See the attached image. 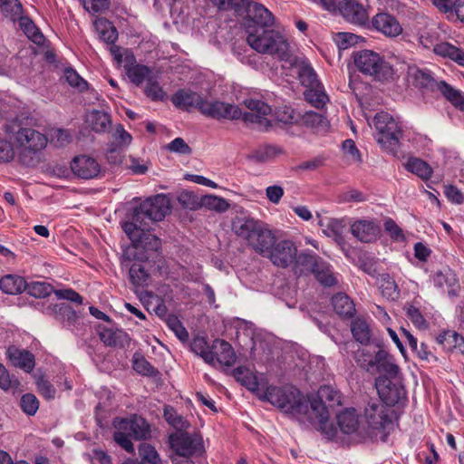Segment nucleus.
<instances>
[{
  "label": "nucleus",
  "instance_id": "09e8293b",
  "mask_svg": "<svg viewBox=\"0 0 464 464\" xmlns=\"http://www.w3.org/2000/svg\"><path fill=\"white\" fill-rule=\"evenodd\" d=\"M357 364L367 371L374 367L376 352H371L368 348H359L354 354Z\"/></svg>",
  "mask_w": 464,
  "mask_h": 464
},
{
  "label": "nucleus",
  "instance_id": "a878e982",
  "mask_svg": "<svg viewBox=\"0 0 464 464\" xmlns=\"http://www.w3.org/2000/svg\"><path fill=\"white\" fill-rule=\"evenodd\" d=\"M301 123L316 134H324L330 129V122L326 117L313 111H306L302 116Z\"/></svg>",
  "mask_w": 464,
  "mask_h": 464
},
{
  "label": "nucleus",
  "instance_id": "a211bd4d",
  "mask_svg": "<svg viewBox=\"0 0 464 464\" xmlns=\"http://www.w3.org/2000/svg\"><path fill=\"white\" fill-rule=\"evenodd\" d=\"M46 314L53 316L63 327L73 330L76 326L79 316L77 313L67 304H56L46 308Z\"/></svg>",
  "mask_w": 464,
  "mask_h": 464
},
{
  "label": "nucleus",
  "instance_id": "4be33fe9",
  "mask_svg": "<svg viewBox=\"0 0 464 464\" xmlns=\"http://www.w3.org/2000/svg\"><path fill=\"white\" fill-rule=\"evenodd\" d=\"M374 366L381 375L379 377H385L390 379H398L400 374V368L395 363L394 359L385 350L379 349L376 352V360Z\"/></svg>",
  "mask_w": 464,
  "mask_h": 464
},
{
  "label": "nucleus",
  "instance_id": "864d4df0",
  "mask_svg": "<svg viewBox=\"0 0 464 464\" xmlns=\"http://www.w3.org/2000/svg\"><path fill=\"white\" fill-rule=\"evenodd\" d=\"M3 14L12 21H16L23 14V5L19 0H0Z\"/></svg>",
  "mask_w": 464,
  "mask_h": 464
},
{
  "label": "nucleus",
  "instance_id": "603ef678",
  "mask_svg": "<svg viewBox=\"0 0 464 464\" xmlns=\"http://www.w3.org/2000/svg\"><path fill=\"white\" fill-rule=\"evenodd\" d=\"M150 70L146 65L135 64L126 67V73L131 82L140 85L149 76Z\"/></svg>",
  "mask_w": 464,
  "mask_h": 464
},
{
  "label": "nucleus",
  "instance_id": "bb28decb",
  "mask_svg": "<svg viewBox=\"0 0 464 464\" xmlns=\"http://www.w3.org/2000/svg\"><path fill=\"white\" fill-rule=\"evenodd\" d=\"M291 64L296 67L298 78L304 86L306 88L318 86L320 82L314 70L307 61L295 58L294 61H291Z\"/></svg>",
  "mask_w": 464,
  "mask_h": 464
},
{
  "label": "nucleus",
  "instance_id": "49530a36",
  "mask_svg": "<svg viewBox=\"0 0 464 464\" xmlns=\"http://www.w3.org/2000/svg\"><path fill=\"white\" fill-rule=\"evenodd\" d=\"M352 334L354 339L362 344H367L370 342L371 331L364 320L357 318L352 323Z\"/></svg>",
  "mask_w": 464,
  "mask_h": 464
},
{
  "label": "nucleus",
  "instance_id": "72a5a7b5",
  "mask_svg": "<svg viewBox=\"0 0 464 464\" xmlns=\"http://www.w3.org/2000/svg\"><path fill=\"white\" fill-rule=\"evenodd\" d=\"M332 304L342 317H353L355 314V307L353 300L344 293H338L332 298Z\"/></svg>",
  "mask_w": 464,
  "mask_h": 464
},
{
  "label": "nucleus",
  "instance_id": "e2e57ef3",
  "mask_svg": "<svg viewBox=\"0 0 464 464\" xmlns=\"http://www.w3.org/2000/svg\"><path fill=\"white\" fill-rule=\"evenodd\" d=\"M63 77L70 86L78 89L80 92L88 88V82L72 68H66L63 72Z\"/></svg>",
  "mask_w": 464,
  "mask_h": 464
},
{
  "label": "nucleus",
  "instance_id": "412c9836",
  "mask_svg": "<svg viewBox=\"0 0 464 464\" xmlns=\"http://www.w3.org/2000/svg\"><path fill=\"white\" fill-rule=\"evenodd\" d=\"M6 355L12 365L26 372H31L34 368V355L27 350L11 345L6 350Z\"/></svg>",
  "mask_w": 464,
  "mask_h": 464
},
{
  "label": "nucleus",
  "instance_id": "9b49d317",
  "mask_svg": "<svg viewBox=\"0 0 464 464\" xmlns=\"http://www.w3.org/2000/svg\"><path fill=\"white\" fill-rule=\"evenodd\" d=\"M14 139L19 147L24 150L19 154V160L26 166L34 163V158L31 155H27L26 151L34 154L43 150L47 144V139L44 134L27 127L19 128L14 132Z\"/></svg>",
  "mask_w": 464,
  "mask_h": 464
},
{
  "label": "nucleus",
  "instance_id": "39448f33",
  "mask_svg": "<svg viewBox=\"0 0 464 464\" xmlns=\"http://www.w3.org/2000/svg\"><path fill=\"white\" fill-rule=\"evenodd\" d=\"M246 42L259 53L272 55L280 61H290L288 43L276 30L256 27L248 33Z\"/></svg>",
  "mask_w": 464,
  "mask_h": 464
},
{
  "label": "nucleus",
  "instance_id": "c85d7f7f",
  "mask_svg": "<svg viewBox=\"0 0 464 464\" xmlns=\"http://www.w3.org/2000/svg\"><path fill=\"white\" fill-rule=\"evenodd\" d=\"M295 269H299L300 273L310 272L314 273L318 267L324 266V260L315 254L300 253L296 254L295 259Z\"/></svg>",
  "mask_w": 464,
  "mask_h": 464
},
{
  "label": "nucleus",
  "instance_id": "7ed1b4c3",
  "mask_svg": "<svg viewBox=\"0 0 464 464\" xmlns=\"http://www.w3.org/2000/svg\"><path fill=\"white\" fill-rule=\"evenodd\" d=\"M258 397L294 417L303 419L308 416L309 400L294 386H269Z\"/></svg>",
  "mask_w": 464,
  "mask_h": 464
},
{
  "label": "nucleus",
  "instance_id": "20e7f679",
  "mask_svg": "<svg viewBox=\"0 0 464 464\" xmlns=\"http://www.w3.org/2000/svg\"><path fill=\"white\" fill-rule=\"evenodd\" d=\"M232 230L256 252L264 256L276 242L272 231L263 222L253 218H236L232 222Z\"/></svg>",
  "mask_w": 464,
  "mask_h": 464
},
{
  "label": "nucleus",
  "instance_id": "dca6fc26",
  "mask_svg": "<svg viewBox=\"0 0 464 464\" xmlns=\"http://www.w3.org/2000/svg\"><path fill=\"white\" fill-rule=\"evenodd\" d=\"M338 11L349 23L364 25L368 21L366 9L355 0H343L338 4Z\"/></svg>",
  "mask_w": 464,
  "mask_h": 464
},
{
  "label": "nucleus",
  "instance_id": "2f4dec72",
  "mask_svg": "<svg viewBox=\"0 0 464 464\" xmlns=\"http://www.w3.org/2000/svg\"><path fill=\"white\" fill-rule=\"evenodd\" d=\"M93 25L100 39L106 44H113L118 39L117 29L109 20L98 17L94 20Z\"/></svg>",
  "mask_w": 464,
  "mask_h": 464
},
{
  "label": "nucleus",
  "instance_id": "f03ea898",
  "mask_svg": "<svg viewBox=\"0 0 464 464\" xmlns=\"http://www.w3.org/2000/svg\"><path fill=\"white\" fill-rule=\"evenodd\" d=\"M342 395L339 392L328 385L320 387L317 397L309 400V412L307 420L314 424L317 423L319 430L328 437L336 434V429L329 423V418L333 408L341 405Z\"/></svg>",
  "mask_w": 464,
  "mask_h": 464
},
{
  "label": "nucleus",
  "instance_id": "052dcab7",
  "mask_svg": "<svg viewBox=\"0 0 464 464\" xmlns=\"http://www.w3.org/2000/svg\"><path fill=\"white\" fill-rule=\"evenodd\" d=\"M20 407L26 415L34 416L39 409V401L34 394L25 393L21 397Z\"/></svg>",
  "mask_w": 464,
  "mask_h": 464
},
{
  "label": "nucleus",
  "instance_id": "bf43d9fd",
  "mask_svg": "<svg viewBox=\"0 0 464 464\" xmlns=\"http://www.w3.org/2000/svg\"><path fill=\"white\" fill-rule=\"evenodd\" d=\"M406 315L409 320L414 324L415 327L420 330H425L429 327L427 320L420 309L412 304L406 306Z\"/></svg>",
  "mask_w": 464,
  "mask_h": 464
},
{
  "label": "nucleus",
  "instance_id": "a18cd8bd",
  "mask_svg": "<svg viewBox=\"0 0 464 464\" xmlns=\"http://www.w3.org/2000/svg\"><path fill=\"white\" fill-rule=\"evenodd\" d=\"M408 171L417 175L422 179H428L432 174L431 167L424 160L418 158H411L405 164Z\"/></svg>",
  "mask_w": 464,
  "mask_h": 464
},
{
  "label": "nucleus",
  "instance_id": "5fc2aeb1",
  "mask_svg": "<svg viewBox=\"0 0 464 464\" xmlns=\"http://www.w3.org/2000/svg\"><path fill=\"white\" fill-rule=\"evenodd\" d=\"M380 289L383 296L394 300L399 297L400 291L395 281L389 276L383 275L380 281Z\"/></svg>",
  "mask_w": 464,
  "mask_h": 464
},
{
  "label": "nucleus",
  "instance_id": "9d476101",
  "mask_svg": "<svg viewBox=\"0 0 464 464\" xmlns=\"http://www.w3.org/2000/svg\"><path fill=\"white\" fill-rule=\"evenodd\" d=\"M374 126L377 130V141L388 152L396 156L400 150L402 131L398 122L387 112L375 115Z\"/></svg>",
  "mask_w": 464,
  "mask_h": 464
},
{
  "label": "nucleus",
  "instance_id": "5701e85b",
  "mask_svg": "<svg viewBox=\"0 0 464 464\" xmlns=\"http://www.w3.org/2000/svg\"><path fill=\"white\" fill-rule=\"evenodd\" d=\"M204 100L199 93L186 89L177 91L171 98L172 103L179 109L189 111L196 107L199 111Z\"/></svg>",
  "mask_w": 464,
  "mask_h": 464
},
{
  "label": "nucleus",
  "instance_id": "c756f323",
  "mask_svg": "<svg viewBox=\"0 0 464 464\" xmlns=\"http://www.w3.org/2000/svg\"><path fill=\"white\" fill-rule=\"evenodd\" d=\"M336 419L340 430L345 434L355 432L359 427V416L353 408L345 409L336 415Z\"/></svg>",
  "mask_w": 464,
  "mask_h": 464
},
{
  "label": "nucleus",
  "instance_id": "423d86ee",
  "mask_svg": "<svg viewBox=\"0 0 464 464\" xmlns=\"http://www.w3.org/2000/svg\"><path fill=\"white\" fill-rule=\"evenodd\" d=\"M170 212V200L164 194H158L142 201L133 208L127 231L131 233L135 226H150L161 221Z\"/></svg>",
  "mask_w": 464,
  "mask_h": 464
},
{
  "label": "nucleus",
  "instance_id": "774afa93",
  "mask_svg": "<svg viewBox=\"0 0 464 464\" xmlns=\"http://www.w3.org/2000/svg\"><path fill=\"white\" fill-rule=\"evenodd\" d=\"M366 197L358 189L350 188L339 195V201L343 203L363 202Z\"/></svg>",
  "mask_w": 464,
  "mask_h": 464
},
{
  "label": "nucleus",
  "instance_id": "f3484780",
  "mask_svg": "<svg viewBox=\"0 0 464 464\" xmlns=\"http://www.w3.org/2000/svg\"><path fill=\"white\" fill-rule=\"evenodd\" d=\"M364 414L369 426L372 429H384L392 423L388 410L382 402L370 401L365 408Z\"/></svg>",
  "mask_w": 464,
  "mask_h": 464
},
{
  "label": "nucleus",
  "instance_id": "6e6d98bb",
  "mask_svg": "<svg viewBox=\"0 0 464 464\" xmlns=\"http://www.w3.org/2000/svg\"><path fill=\"white\" fill-rule=\"evenodd\" d=\"M218 10L233 9L237 13L243 11L250 6V0H210Z\"/></svg>",
  "mask_w": 464,
  "mask_h": 464
},
{
  "label": "nucleus",
  "instance_id": "37998d69",
  "mask_svg": "<svg viewBox=\"0 0 464 464\" xmlns=\"http://www.w3.org/2000/svg\"><path fill=\"white\" fill-rule=\"evenodd\" d=\"M304 95L306 102L317 109L323 108L329 101L321 82L318 83V86L306 88Z\"/></svg>",
  "mask_w": 464,
  "mask_h": 464
},
{
  "label": "nucleus",
  "instance_id": "de8ad7c7",
  "mask_svg": "<svg viewBox=\"0 0 464 464\" xmlns=\"http://www.w3.org/2000/svg\"><path fill=\"white\" fill-rule=\"evenodd\" d=\"M19 24L24 33L30 38L34 43L39 44L44 39V35L38 31L33 21L27 16L23 14L17 18Z\"/></svg>",
  "mask_w": 464,
  "mask_h": 464
},
{
  "label": "nucleus",
  "instance_id": "a19ab883",
  "mask_svg": "<svg viewBox=\"0 0 464 464\" xmlns=\"http://www.w3.org/2000/svg\"><path fill=\"white\" fill-rule=\"evenodd\" d=\"M190 350L197 355L200 356L207 363L213 364L215 362V354L212 347L208 345L205 337L197 336L190 343Z\"/></svg>",
  "mask_w": 464,
  "mask_h": 464
},
{
  "label": "nucleus",
  "instance_id": "f8f14e48",
  "mask_svg": "<svg viewBox=\"0 0 464 464\" xmlns=\"http://www.w3.org/2000/svg\"><path fill=\"white\" fill-rule=\"evenodd\" d=\"M375 386L383 404L394 406L405 399L406 392L400 378L378 377Z\"/></svg>",
  "mask_w": 464,
  "mask_h": 464
},
{
  "label": "nucleus",
  "instance_id": "e433bc0d",
  "mask_svg": "<svg viewBox=\"0 0 464 464\" xmlns=\"http://www.w3.org/2000/svg\"><path fill=\"white\" fill-rule=\"evenodd\" d=\"M433 51L436 54L448 57L458 64L464 66V51L450 43L443 42L434 45Z\"/></svg>",
  "mask_w": 464,
  "mask_h": 464
},
{
  "label": "nucleus",
  "instance_id": "58836bf2",
  "mask_svg": "<svg viewBox=\"0 0 464 464\" xmlns=\"http://www.w3.org/2000/svg\"><path fill=\"white\" fill-rule=\"evenodd\" d=\"M233 376L249 391L257 392V395L260 394L258 392L259 383L257 382V378L250 372L249 369L243 366L237 367L233 370Z\"/></svg>",
  "mask_w": 464,
  "mask_h": 464
},
{
  "label": "nucleus",
  "instance_id": "c9c22d12",
  "mask_svg": "<svg viewBox=\"0 0 464 464\" xmlns=\"http://www.w3.org/2000/svg\"><path fill=\"white\" fill-rule=\"evenodd\" d=\"M26 281L16 275H5L0 279V289L8 295H17L24 291Z\"/></svg>",
  "mask_w": 464,
  "mask_h": 464
},
{
  "label": "nucleus",
  "instance_id": "c03bdc74",
  "mask_svg": "<svg viewBox=\"0 0 464 464\" xmlns=\"http://www.w3.org/2000/svg\"><path fill=\"white\" fill-rule=\"evenodd\" d=\"M199 202L200 208H205L208 210H214L219 213L227 211L230 207L229 203L224 198L211 194L200 197Z\"/></svg>",
  "mask_w": 464,
  "mask_h": 464
},
{
  "label": "nucleus",
  "instance_id": "3c124183",
  "mask_svg": "<svg viewBox=\"0 0 464 464\" xmlns=\"http://www.w3.org/2000/svg\"><path fill=\"white\" fill-rule=\"evenodd\" d=\"M141 464H161V459L156 449L150 444L142 443L139 447Z\"/></svg>",
  "mask_w": 464,
  "mask_h": 464
},
{
  "label": "nucleus",
  "instance_id": "ea45409f",
  "mask_svg": "<svg viewBox=\"0 0 464 464\" xmlns=\"http://www.w3.org/2000/svg\"><path fill=\"white\" fill-rule=\"evenodd\" d=\"M433 283L434 285L439 288H444V286H447L449 288L448 295L450 296L457 295V290L455 287L457 285V279L451 270L447 269L445 271L437 272L434 275Z\"/></svg>",
  "mask_w": 464,
  "mask_h": 464
},
{
  "label": "nucleus",
  "instance_id": "13d9d810",
  "mask_svg": "<svg viewBox=\"0 0 464 464\" xmlns=\"http://www.w3.org/2000/svg\"><path fill=\"white\" fill-rule=\"evenodd\" d=\"M177 199L179 203L185 208L197 210L200 208V198L191 191L183 190L179 193Z\"/></svg>",
  "mask_w": 464,
  "mask_h": 464
},
{
  "label": "nucleus",
  "instance_id": "7c9ffc66",
  "mask_svg": "<svg viewBox=\"0 0 464 464\" xmlns=\"http://www.w3.org/2000/svg\"><path fill=\"white\" fill-rule=\"evenodd\" d=\"M247 12L252 17V20L257 24L256 27H268L273 25L274 16L263 5L258 3H250V6H247Z\"/></svg>",
  "mask_w": 464,
  "mask_h": 464
},
{
  "label": "nucleus",
  "instance_id": "393cba45",
  "mask_svg": "<svg viewBox=\"0 0 464 464\" xmlns=\"http://www.w3.org/2000/svg\"><path fill=\"white\" fill-rule=\"evenodd\" d=\"M101 341L107 346L121 347L129 346L130 338L129 334L121 329L103 328L99 333Z\"/></svg>",
  "mask_w": 464,
  "mask_h": 464
},
{
  "label": "nucleus",
  "instance_id": "680f3d73",
  "mask_svg": "<svg viewBox=\"0 0 464 464\" xmlns=\"http://www.w3.org/2000/svg\"><path fill=\"white\" fill-rule=\"evenodd\" d=\"M166 324L181 342L188 341V333L176 315L169 314L166 320Z\"/></svg>",
  "mask_w": 464,
  "mask_h": 464
},
{
  "label": "nucleus",
  "instance_id": "4c0bfd02",
  "mask_svg": "<svg viewBox=\"0 0 464 464\" xmlns=\"http://www.w3.org/2000/svg\"><path fill=\"white\" fill-rule=\"evenodd\" d=\"M113 137L117 144H111V148L107 152V158L109 160H111L114 163H116L117 159L115 154L118 153L122 147L128 146L131 142L132 138L130 134L128 133L121 125H119L116 128Z\"/></svg>",
  "mask_w": 464,
  "mask_h": 464
},
{
  "label": "nucleus",
  "instance_id": "f704fd0d",
  "mask_svg": "<svg viewBox=\"0 0 464 464\" xmlns=\"http://www.w3.org/2000/svg\"><path fill=\"white\" fill-rule=\"evenodd\" d=\"M437 90L449 101L456 109L464 111V94L448 84L444 81L437 83Z\"/></svg>",
  "mask_w": 464,
  "mask_h": 464
},
{
  "label": "nucleus",
  "instance_id": "79ce46f5",
  "mask_svg": "<svg viewBox=\"0 0 464 464\" xmlns=\"http://www.w3.org/2000/svg\"><path fill=\"white\" fill-rule=\"evenodd\" d=\"M408 74L412 78V83L420 89L433 90L435 86L437 87L438 82L427 72L416 67H409Z\"/></svg>",
  "mask_w": 464,
  "mask_h": 464
},
{
  "label": "nucleus",
  "instance_id": "cd10ccee",
  "mask_svg": "<svg viewBox=\"0 0 464 464\" xmlns=\"http://www.w3.org/2000/svg\"><path fill=\"white\" fill-rule=\"evenodd\" d=\"M215 349V360L225 366H231L236 362V354L231 344L224 340H216L212 349Z\"/></svg>",
  "mask_w": 464,
  "mask_h": 464
},
{
  "label": "nucleus",
  "instance_id": "6e6552de",
  "mask_svg": "<svg viewBox=\"0 0 464 464\" xmlns=\"http://www.w3.org/2000/svg\"><path fill=\"white\" fill-rule=\"evenodd\" d=\"M127 221L122 223V229L132 242V246L125 253L127 260H148L150 251H157L160 247V240L150 233V226H135L130 233L127 231Z\"/></svg>",
  "mask_w": 464,
  "mask_h": 464
},
{
  "label": "nucleus",
  "instance_id": "8fccbe9b",
  "mask_svg": "<svg viewBox=\"0 0 464 464\" xmlns=\"http://www.w3.org/2000/svg\"><path fill=\"white\" fill-rule=\"evenodd\" d=\"M25 290L27 293L35 298H44L49 296L53 290V287L46 282H31L26 283Z\"/></svg>",
  "mask_w": 464,
  "mask_h": 464
},
{
  "label": "nucleus",
  "instance_id": "2eb2a0df",
  "mask_svg": "<svg viewBox=\"0 0 464 464\" xmlns=\"http://www.w3.org/2000/svg\"><path fill=\"white\" fill-rule=\"evenodd\" d=\"M71 169L75 176L83 179H94L101 172L97 160L86 155L75 157L71 162Z\"/></svg>",
  "mask_w": 464,
  "mask_h": 464
},
{
  "label": "nucleus",
  "instance_id": "338daca9",
  "mask_svg": "<svg viewBox=\"0 0 464 464\" xmlns=\"http://www.w3.org/2000/svg\"><path fill=\"white\" fill-rule=\"evenodd\" d=\"M84 9L92 14L102 13L110 6V0H80Z\"/></svg>",
  "mask_w": 464,
  "mask_h": 464
},
{
  "label": "nucleus",
  "instance_id": "b1692460",
  "mask_svg": "<svg viewBox=\"0 0 464 464\" xmlns=\"http://www.w3.org/2000/svg\"><path fill=\"white\" fill-rule=\"evenodd\" d=\"M133 263L129 267V278L135 287L148 286L150 282V273L148 268V260L130 259Z\"/></svg>",
  "mask_w": 464,
  "mask_h": 464
},
{
  "label": "nucleus",
  "instance_id": "0eeeda50",
  "mask_svg": "<svg viewBox=\"0 0 464 464\" xmlns=\"http://www.w3.org/2000/svg\"><path fill=\"white\" fill-rule=\"evenodd\" d=\"M114 441L129 453H134L131 440H145L150 437L149 423L140 416L133 415L126 419L113 420Z\"/></svg>",
  "mask_w": 464,
  "mask_h": 464
},
{
  "label": "nucleus",
  "instance_id": "4d7b16f0",
  "mask_svg": "<svg viewBox=\"0 0 464 464\" xmlns=\"http://www.w3.org/2000/svg\"><path fill=\"white\" fill-rule=\"evenodd\" d=\"M133 369L145 376H156L158 371L142 355L135 353L133 356Z\"/></svg>",
  "mask_w": 464,
  "mask_h": 464
},
{
  "label": "nucleus",
  "instance_id": "aec40b11",
  "mask_svg": "<svg viewBox=\"0 0 464 464\" xmlns=\"http://www.w3.org/2000/svg\"><path fill=\"white\" fill-rule=\"evenodd\" d=\"M372 24L374 29L388 37H396L402 33V27L398 20L387 13L374 15Z\"/></svg>",
  "mask_w": 464,
  "mask_h": 464
},
{
  "label": "nucleus",
  "instance_id": "4468645a",
  "mask_svg": "<svg viewBox=\"0 0 464 464\" xmlns=\"http://www.w3.org/2000/svg\"><path fill=\"white\" fill-rule=\"evenodd\" d=\"M170 444L176 453L182 457H188L202 451V440L200 437L188 434L170 436Z\"/></svg>",
  "mask_w": 464,
  "mask_h": 464
},
{
  "label": "nucleus",
  "instance_id": "473e14b6",
  "mask_svg": "<svg viewBox=\"0 0 464 464\" xmlns=\"http://www.w3.org/2000/svg\"><path fill=\"white\" fill-rule=\"evenodd\" d=\"M86 122L96 132H105L111 128V121L109 113L93 110L86 117Z\"/></svg>",
  "mask_w": 464,
  "mask_h": 464
},
{
  "label": "nucleus",
  "instance_id": "ddd939ff",
  "mask_svg": "<svg viewBox=\"0 0 464 464\" xmlns=\"http://www.w3.org/2000/svg\"><path fill=\"white\" fill-rule=\"evenodd\" d=\"M297 249L290 240H282L270 248L268 257L274 265L281 267H287L295 262Z\"/></svg>",
  "mask_w": 464,
  "mask_h": 464
},
{
  "label": "nucleus",
  "instance_id": "0e129e2a",
  "mask_svg": "<svg viewBox=\"0 0 464 464\" xmlns=\"http://www.w3.org/2000/svg\"><path fill=\"white\" fill-rule=\"evenodd\" d=\"M314 270L315 278L325 286H332L336 284V279L330 270L329 265L324 261V266Z\"/></svg>",
  "mask_w": 464,
  "mask_h": 464
},
{
  "label": "nucleus",
  "instance_id": "f257e3e1",
  "mask_svg": "<svg viewBox=\"0 0 464 464\" xmlns=\"http://www.w3.org/2000/svg\"><path fill=\"white\" fill-rule=\"evenodd\" d=\"M244 103L250 111L243 113L237 106L222 102H210L204 100L200 106V112L217 120L242 118L246 123L255 124L260 130H267L271 126V121L267 118L272 111L271 107L265 102L256 99H246Z\"/></svg>",
  "mask_w": 464,
  "mask_h": 464
},
{
  "label": "nucleus",
  "instance_id": "6ab92c4d",
  "mask_svg": "<svg viewBox=\"0 0 464 464\" xmlns=\"http://www.w3.org/2000/svg\"><path fill=\"white\" fill-rule=\"evenodd\" d=\"M351 233L359 241L371 243L378 238L380 227L372 220L357 219L351 224Z\"/></svg>",
  "mask_w": 464,
  "mask_h": 464
},
{
  "label": "nucleus",
  "instance_id": "69168bd1",
  "mask_svg": "<svg viewBox=\"0 0 464 464\" xmlns=\"http://www.w3.org/2000/svg\"><path fill=\"white\" fill-rule=\"evenodd\" d=\"M145 94L153 101H161L165 97V92L159 82L152 78H149L147 81Z\"/></svg>",
  "mask_w": 464,
  "mask_h": 464
},
{
  "label": "nucleus",
  "instance_id": "1a4fd4ad",
  "mask_svg": "<svg viewBox=\"0 0 464 464\" xmlns=\"http://www.w3.org/2000/svg\"><path fill=\"white\" fill-rule=\"evenodd\" d=\"M353 58L356 69L362 74L381 82L393 80L392 67L379 53L371 50H361L353 53Z\"/></svg>",
  "mask_w": 464,
  "mask_h": 464
}]
</instances>
